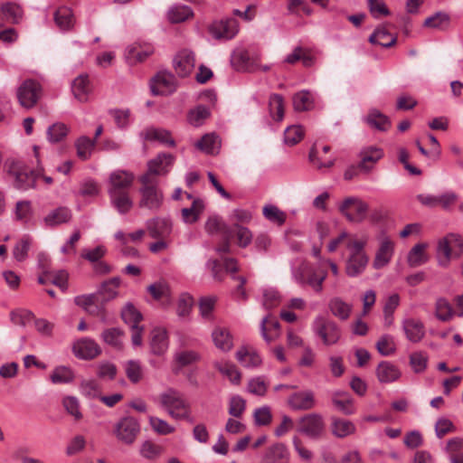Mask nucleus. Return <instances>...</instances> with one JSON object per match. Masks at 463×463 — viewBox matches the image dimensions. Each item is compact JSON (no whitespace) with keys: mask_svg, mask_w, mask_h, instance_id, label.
I'll return each instance as SVG.
<instances>
[{"mask_svg":"<svg viewBox=\"0 0 463 463\" xmlns=\"http://www.w3.org/2000/svg\"><path fill=\"white\" fill-rule=\"evenodd\" d=\"M174 160L173 155L162 153L148 162L146 173L139 177V182L141 183V187L139 188V208L148 209L151 212H156L161 208L164 202V194L158 187L156 176L166 175Z\"/></svg>","mask_w":463,"mask_h":463,"instance_id":"1","label":"nucleus"},{"mask_svg":"<svg viewBox=\"0 0 463 463\" xmlns=\"http://www.w3.org/2000/svg\"><path fill=\"white\" fill-rule=\"evenodd\" d=\"M158 399L160 406L165 410L168 415L174 420H185L190 423L194 422L189 402L177 390L169 388L160 393Z\"/></svg>","mask_w":463,"mask_h":463,"instance_id":"2","label":"nucleus"},{"mask_svg":"<svg viewBox=\"0 0 463 463\" xmlns=\"http://www.w3.org/2000/svg\"><path fill=\"white\" fill-rule=\"evenodd\" d=\"M294 281L301 288L308 287L316 293H321L326 279V270L319 269L307 261H301L298 267H291Z\"/></svg>","mask_w":463,"mask_h":463,"instance_id":"3","label":"nucleus"},{"mask_svg":"<svg viewBox=\"0 0 463 463\" xmlns=\"http://www.w3.org/2000/svg\"><path fill=\"white\" fill-rule=\"evenodd\" d=\"M366 241H349L347 249L349 250V256L345 263V273L347 276L354 278L365 270L369 257L364 251Z\"/></svg>","mask_w":463,"mask_h":463,"instance_id":"4","label":"nucleus"},{"mask_svg":"<svg viewBox=\"0 0 463 463\" xmlns=\"http://www.w3.org/2000/svg\"><path fill=\"white\" fill-rule=\"evenodd\" d=\"M7 173L13 185L16 189L23 191L33 188L36 179L40 175L39 171L33 170L24 162L20 160L10 162Z\"/></svg>","mask_w":463,"mask_h":463,"instance_id":"5","label":"nucleus"},{"mask_svg":"<svg viewBox=\"0 0 463 463\" xmlns=\"http://www.w3.org/2000/svg\"><path fill=\"white\" fill-rule=\"evenodd\" d=\"M463 253V239L457 234H449L439 241L437 258L440 266L446 267L452 258H459Z\"/></svg>","mask_w":463,"mask_h":463,"instance_id":"6","label":"nucleus"},{"mask_svg":"<svg viewBox=\"0 0 463 463\" xmlns=\"http://www.w3.org/2000/svg\"><path fill=\"white\" fill-rule=\"evenodd\" d=\"M314 333L319 336L326 345H335L341 337V329L333 320L317 316L312 326Z\"/></svg>","mask_w":463,"mask_h":463,"instance_id":"7","label":"nucleus"},{"mask_svg":"<svg viewBox=\"0 0 463 463\" xmlns=\"http://www.w3.org/2000/svg\"><path fill=\"white\" fill-rule=\"evenodd\" d=\"M42 94V85L34 80H25L16 90L18 102L25 109H31L35 107Z\"/></svg>","mask_w":463,"mask_h":463,"instance_id":"8","label":"nucleus"},{"mask_svg":"<svg viewBox=\"0 0 463 463\" xmlns=\"http://www.w3.org/2000/svg\"><path fill=\"white\" fill-rule=\"evenodd\" d=\"M369 205L358 197L345 198L339 205V212L351 222L360 223L366 218Z\"/></svg>","mask_w":463,"mask_h":463,"instance_id":"9","label":"nucleus"},{"mask_svg":"<svg viewBox=\"0 0 463 463\" xmlns=\"http://www.w3.org/2000/svg\"><path fill=\"white\" fill-rule=\"evenodd\" d=\"M297 430L311 439H318L326 430L324 419L318 413L307 414L298 420Z\"/></svg>","mask_w":463,"mask_h":463,"instance_id":"10","label":"nucleus"},{"mask_svg":"<svg viewBox=\"0 0 463 463\" xmlns=\"http://www.w3.org/2000/svg\"><path fill=\"white\" fill-rule=\"evenodd\" d=\"M140 432L138 420L132 416L121 418L114 427L116 438L126 445H131Z\"/></svg>","mask_w":463,"mask_h":463,"instance_id":"11","label":"nucleus"},{"mask_svg":"<svg viewBox=\"0 0 463 463\" xmlns=\"http://www.w3.org/2000/svg\"><path fill=\"white\" fill-rule=\"evenodd\" d=\"M239 32V24L234 18L214 21L209 26L210 34L216 40H231Z\"/></svg>","mask_w":463,"mask_h":463,"instance_id":"12","label":"nucleus"},{"mask_svg":"<svg viewBox=\"0 0 463 463\" xmlns=\"http://www.w3.org/2000/svg\"><path fill=\"white\" fill-rule=\"evenodd\" d=\"M135 180L133 173L118 169L109 175L108 193L128 192Z\"/></svg>","mask_w":463,"mask_h":463,"instance_id":"13","label":"nucleus"},{"mask_svg":"<svg viewBox=\"0 0 463 463\" xmlns=\"http://www.w3.org/2000/svg\"><path fill=\"white\" fill-rule=\"evenodd\" d=\"M395 244L393 241L383 235L379 238V247L375 252L373 266L376 269H380L387 266L392 260L394 254Z\"/></svg>","mask_w":463,"mask_h":463,"instance_id":"14","label":"nucleus"},{"mask_svg":"<svg viewBox=\"0 0 463 463\" xmlns=\"http://www.w3.org/2000/svg\"><path fill=\"white\" fill-rule=\"evenodd\" d=\"M150 89L153 95H168L176 89L175 78L173 74L162 71L152 80Z\"/></svg>","mask_w":463,"mask_h":463,"instance_id":"15","label":"nucleus"},{"mask_svg":"<svg viewBox=\"0 0 463 463\" xmlns=\"http://www.w3.org/2000/svg\"><path fill=\"white\" fill-rule=\"evenodd\" d=\"M402 328L406 339L411 343H419L425 336V326L420 319L408 317L402 320Z\"/></svg>","mask_w":463,"mask_h":463,"instance_id":"16","label":"nucleus"},{"mask_svg":"<svg viewBox=\"0 0 463 463\" xmlns=\"http://www.w3.org/2000/svg\"><path fill=\"white\" fill-rule=\"evenodd\" d=\"M288 406L294 411H308L315 407V394L310 390L292 393L288 399Z\"/></svg>","mask_w":463,"mask_h":463,"instance_id":"17","label":"nucleus"},{"mask_svg":"<svg viewBox=\"0 0 463 463\" xmlns=\"http://www.w3.org/2000/svg\"><path fill=\"white\" fill-rule=\"evenodd\" d=\"M146 230L153 239H165L172 232V222L169 219L156 217L146 221Z\"/></svg>","mask_w":463,"mask_h":463,"instance_id":"18","label":"nucleus"},{"mask_svg":"<svg viewBox=\"0 0 463 463\" xmlns=\"http://www.w3.org/2000/svg\"><path fill=\"white\" fill-rule=\"evenodd\" d=\"M194 64V54L188 50L179 52L174 59L175 71L182 78L188 76L193 71Z\"/></svg>","mask_w":463,"mask_h":463,"instance_id":"19","label":"nucleus"},{"mask_svg":"<svg viewBox=\"0 0 463 463\" xmlns=\"http://www.w3.org/2000/svg\"><path fill=\"white\" fill-rule=\"evenodd\" d=\"M290 454L283 443L269 446L263 454L260 463H288Z\"/></svg>","mask_w":463,"mask_h":463,"instance_id":"20","label":"nucleus"},{"mask_svg":"<svg viewBox=\"0 0 463 463\" xmlns=\"http://www.w3.org/2000/svg\"><path fill=\"white\" fill-rule=\"evenodd\" d=\"M74 354L81 359H93L100 354V347L90 338L78 340L73 345Z\"/></svg>","mask_w":463,"mask_h":463,"instance_id":"21","label":"nucleus"},{"mask_svg":"<svg viewBox=\"0 0 463 463\" xmlns=\"http://www.w3.org/2000/svg\"><path fill=\"white\" fill-rule=\"evenodd\" d=\"M383 156V151L382 148L373 146L364 147L360 152L361 161L358 165V168L364 173H368Z\"/></svg>","mask_w":463,"mask_h":463,"instance_id":"22","label":"nucleus"},{"mask_svg":"<svg viewBox=\"0 0 463 463\" xmlns=\"http://www.w3.org/2000/svg\"><path fill=\"white\" fill-rule=\"evenodd\" d=\"M151 353L155 355H163L169 346L167 331L165 328L157 327L152 330L150 339Z\"/></svg>","mask_w":463,"mask_h":463,"instance_id":"23","label":"nucleus"},{"mask_svg":"<svg viewBox=\"0 0 463 463\" xmlns=\"http://www.w3.org/2000/svg\"><path fill=\"white\" fill-rule=\"evenodd\" d=\"M140 137L147 141H158L167 146H175V142L171 137V132L164 128L154 127L146 128L141 131Z\"/></svg>","mask_w":463,"mask_h":463,"instance_id":"24","label":"nucleus"},{"mask_svg":"<svg viewBox=\"0 0 463 463\" xmlns=\"http://www.w3.org/2000/svg\"><path fill=\"white\" fill-rule=\"evenodd\" d=\"M72 213L71 209L65 206H60L52 210L44 218L43 223L47 227H55L67 223L71 220Z\"/></svg>","mask_w":463,"mask_h":463,"instance_id":"25","label":"nucleus"},{"mask_svg":"<svg viewBox=\"0 0 463 463\" xmlns=\"http://www.w3.org/2000/svg\"><path fill=\"white\" fill-rule=\"evenodd\" d=\"M376 375L380 383H389L397 381L401 377L402 373L395 364L383 361L378 364Z\"/></svg>","mask_w":463,"mask_h":463,"instance_id":"26","label":"nucleus"},{"mask_svg":"<svg viewBox=\"0 0 463 463\" xmlns=\"http://www.w3.org/2000/svg\"><path fill=\"white\" fill-rule=\"evenodd\" d=\"M235 357L242 366L249 369L257 368L262 363L260 354L246 346L240 347L235 354Z\"/></svg>","mask_w":463,"mask_h":463,"instance_id":"27","label":"nucleus"},{"mask_svg":"<svg viewBox=\"0 0 463 463\" xmlns=\"http://www.w3.org/2000/svg\"><path fill=\"white\" fill-rule=\"evenodd\" d=\"M212 338L214 345L223 352H229L233 346L232 335L225 327L216 326L213 330Z\"/></svg>","mask_w":463,"mask_h":463,"instance_id":"28","label":"nucleus"},{"mask_svg":"<svg viewBox=\"0 0 463 463\" xmlns=\"http://www.w3.org/2000/svg\"><path fill=\"white\" fill-rule=\"evenodd\" d=\"M231 62L237 71H255L258 68V65L250 60L249 52L245 50L235 51L232 55Z\"/></svg>","mask_w":463,"mask_h":463,"instance_id":"29","label":"nucleus"},{"mask_svg":"<svg viewBox=\"0 0 463 463\" xmlns=\"http://www.w3.org/2000/svg\"><path fill=\"white\" fill-rule=\"evenodd\" d=\"M152 53L153 48L151 46L132 44L126 49L125 57L128 63L135 64L145 61Z\"/></svg>","mask_w":463,"mask_h":463,"instance_id":"30","label":"nucleus"},{"mask_svg":"<svg viewBox=\"0 0 463 463\" xmlns=\"http://www.w3.org/2000/svg\"><path fill=\"white\" fill-rule=\"evenodd\" d=\"M71 90L74 97L80 102L88 100V96L90 93L91 88L90 85L89 76L81 74L78 76L71 84Z\"/></svg>","mask_w":463,"mask_h":463,"instance_id":"31","label":"nucleus"},{"mask_svg":"<svg viewBox=\"0 0 463 463\" xmlns=\"http://www.w3.org/2000/svg\"><path fill=\"white\" fill-rule=\"evenodd\" d=\"M426 248V243H418L410 250L407 255V262L411 268H417L428 262L429 256Z\"/></svg>","mask_w":463,"mask_h":463,"instance_id":"32","label":"nucleus"},{"mask_svg":"<svg viewBox=\"0 0 463 463\" xmlns=\"http://www.w3.org/2000/svg\"><path fill=\"white\" fill-rule=\"evenodd\" d=\"M333 404L344 414L354 413V400L346 392H335L332 396Z\"/></svg>","mask_w":463,"mask_h":463,"instance_id":"33","label":"nucleus"},{"mask_svg":"<svg viewBox=\"0 0 463 463\" xmlns=\"http://www.w3.org/2000/svg\"><path fill=\"white\" fill-rule=\"evenodd\" d=\"M331 430L334 436L339 439H344L353 435L356 431V427L348 420L333 418Z\"/></svg>","mask_w":463,"mask_h":463,"instance_id":"34","label":"nucleus"},{"mask_svg":"<svg viewBox=\"0 0 463 463\" xmlns=\"http://www.w3.org/2000/svg\"><path fill=\"white\" fill-rule=\"evenodd\" d=\"M328 307L331 313L340 320H347L352 312V305L344 301L339 297H335L330 299Z\"/></svg>","mask_w":463,"mask_h":463,"instance_id":"35","label":"nucleus"},{"mask_svg":"<svg viewBox=\"0 0 463 463\" xmlns=\"http://www.w3.org/2000/svg\"><path fill=\"white\" fill-rule=\"evenodd\" d=\"M110 203L120 214H126L133 207V201L128 192L109 194Z\"/></svg>","mask_w":463,"mask_h":463,"instance_id":"36","label":"nucleus"},{"mask_svg":"<svg viewBox=\"0 0 463 463\" xmlns=\"http://www.w3.org/2000/svg\"><path fill=\"white\" fill-rule=\"evenodd\" d=\"M214 367L224 376H226L232 384L241 383V373L236 365L228 361H219L214 363Z\"/></svg>","mask_w":463,"mask_h":463,"instance_id":"37","label":"nucleus"},{"mask_svg":"<svg viewBox=\"0 0 463 463\" xmlns=\"http://www.w3.org/2000/svg\"><path fill=\"white\" fill-rule=\"evenodd\" d=\"M203 209V201L199 198L194 199L190 207L182 209L181 213L183 221L185 223H194L197 222Z\"/></svg>","mask_w":463,"mask_h":463,"instance_id":"38","label":"nucleus"},{"mask_svg":"<svg viewBox=\"0 0 463 463\" xmlns=\"http://www.w3.org/2000/svg\"><path fill=\"white\" fill-rule=\"evenodd\" d=\"M369 42L373 44H379L383 47L389 48L395 44L396 38L384 27H379L370 35Z\"/></svg>","mask_w":463,"mask_h":463,"instance_id":"39","label":"nucleus"},{"mask_svg":"<svg viewBox=\"0 0 463 463\" xmlns=\"http://www.w3.org/2000/svg\"><path fill=\"white\" fill-rule=\"evenodd\" d=\"M220 146L221 142L218 136L213 133L204 135L195 144V146L199 150L211 155L217 153Z\"/></svg>","mask_w":463,"mask_h":463,"instance_id":"40","label":"nucleus"},{"mask_svg":"<svg viewBox=\"0 0 463 463\" xmlns=\"http://www.w3.org/2000/svg\"><path fill=\"white\" fill-rule=\"evenodd\" d=\"M366 123L380 131H386L391 127V121L387 116L383 115L377 109H372L368 113Z\"/></svg>","mask_w":463,"mask_h":463,"instance_id":"41","label":"nucleus"},{"mask_svg":"<svg viewBox=\"0 0 463 463\" xmlns=\"http://www.w3.org/2000/svg\"><path fill=\"white\" fill-rule=\"evenodd\" d=\"M123 337L124 332L118 327L108 328L101 333V339L116 349L123 347Z\"/></svg>","mask_w":463,"mask_h":463,"instance_id":"42","label":"nucleus"},{"mask_svg":"<svg viewBox=\"0 0 463 463\" xmlns=\"http://www.w3.org/2000/svg\"><path fill=\"white\" fill-rule=\"evenodd\" d=\"M54 21L61 30H70L74 23L71 9L64 6L58 8L54 13Z\"/></svg>","mask_w":463,"mask_h":463,"instance_id":"43","label":"nucleus"},{"mask_svg":"<svg viewBox=\"0 0 463 463\" xmlns=\"http://www.w3.org/2000/svg\"><path fill=\"white\" fill-rule=\"evenodd\" d=\"M270 117L276 121H281L284 118V99L280 94H272L269 100Z\"/></svg>","mask_w":463,"mask_h":463,"instance_id":"44","label":"nucleus"},{"mask_svg":"<svg viewBox=\"0 0 463 463\" xmlns=\"http://www.w3.org/2000/svg\"><path fill=\"white\" fill-rule=\"evenodd\" d=\"M314 99L308 90H301L293 97V107L297 111L309 110L313 108Z\"/></svg>","mask_w":463,"mask_h":463,"instance_id":"45","label":"nucleus"},{"mask_svg":"<svg viewBox=\"0 0 463 463\" xmlns=\"http://www.w3.org/2000/svg\"><path fill=\"white\" fill-rule=\"evenodd\" d=\"M205 231L209 234L222 233L223 236L230 235L231 228L228 227L218 216H210L205 222Z\"/></svg>","mask_w":463,"mask_h":463,"instance_id":"46","label":"nucleus"},{"mask_svg":"<svg viewBox=\"0 0 463 463\" xmlns=\"http://www.w3.org/2000/svg\"><path fill=\"white\" fill-rule=\"evenodd\" d=\"M192 9L187 5H174L168 11V19L171 23H182L192 17Z\"/></svg>","mask_w":463,"mask_h":463,"instance_id":"47","label":"nucleus"},{"mask_svg":"<svg viewBox=\"0 0 463 463\" xmlns=\"http://www.w3.org/2000/svg\"><path fill=\"white\" fill-rule=\"evenodd\" d=\"M32 238L29 235H24L14 247L13 256L19 261H24L28 257V251L32 245Z\"/></svg>","mask_w":463,"mask_h":463,"instance_id":"48","label":"nucleus"},{"mask_svg":"<svg viewBox=\"0 0 463 463\" xmlns=\"http://www.w3.org/2000/svg\"><path fill=\"white\" fill-rule=\"evenodd\" d=\"M232 234L236 236L238 245L241 248H246L252 241L251 232L247 227L240 225L239 223H235L232 228H231L230 237Z\"/></svg>","mask_w":463,"mask_h":463,"instance_id":"49","label":"nucleus"},{"mask_svg":"<svg viewBox=\"0 0 463 463\" xmlns=\"http://www.w3.org/2000/svg\"><path fill=\"white\" fill-rule=\"evenodd\" d=\"M50 379L54 384L70 383L74 379V373L67 366H57L50 375Z\"/></svg>","mask_w":463,"mask_h":463,"instance_id":"50","label":"nucleus"},{"mask_svg":"<svg viewBox=\"0 0 463 463\" xmlns=\"http://www.w3.org/2000/svg\"><path fill=\"white\" fill-rule=\"evenodd\" d=\"M3 16L13 24H18L22 20L23 11L14 3H5L0 6Z\"/></svg>","mask_w":463,"mask_h":463,"instance_id":"51","label":"nucleus"},{"mask_svg":"<svg viewBox=\"0 0 463 463\" xmlns=\"http://www.w3.org/2000/svg\"><path fill=\"white\" fill-rule=\"evenodd\" d=\"M435 316L436 317L443 322L449 321L453 316V310L449 301L443 298H439L436 301L435 305Z\"/></svg>","mask_w":463,"mask_h":463,"instance_id":"52","label":"nucleus"},{"mask_svg":"<svg viewBox=\"0 0 463 463\" xmlns=\"http://www.w3.org/2000/svg\"><path fill=\"white\" fill-rule=\"evenodd\" d=\"M70 128L64 123L57 122L47 129V137L51 143L61 141L69 133Z\"/></svg>","mask_w":463,"mask_h":463,"instance_id":"53","label":"nucleus"},{"mask_svg":"<svg viewBox=\"0 0 463 463\" xmlns=\"http://www.w3.org/2000/svg\"><path fill=\"white\" fill-rule=\"evenodd\" d=\"M124 368L126 375L131 383H137L143 378V368L139 361L129 360L125 364Z\"/></svg>","mask_w":463,"mask_h":463,"instance_id":"54","label":"nucleus"},{"mask_svg":"<svg viewBox=\"0 0 463 463\" xmlns=\"http://www.w3.org/2000/svg\"><path fill=\"white\" fill-rule=\"evenodd\" d=\"M123 321L131 326L138 325L143 319L142 314L134 307L132 303H127L121 310Z\"/></svg>","mask_w":463,"mask_h":463,"instance_id":"55","label":"nucleus"},{"mask_svg":"<svg viewBox=\"0 0 463 463\" xmlns=\"http://www.w3.org/2000/svg\"><path fill=\"white\" fill-rule=\"evenodd\" d=\"M77 155L80 158L86 160L90 157L92 149L95 146V140L83 136L77 139L75 143Z\"/></svg>","mask_w":463,"mask_h":463,"instance_id":"56","label":"nucleus"},{"mask_svg":"<svg viewBox=\"0 0 463 463\" xmlns=\"http://www.w3.org/2000/svg\"><path fill=\"white\" fill-rule=\"evenodd\" d=\"M263 215L268 221L278 225H282L286 221V213L272 204L263 207Z\"/></svg>","mask_w":463,"mask_h":463,"instance_id":"57","label":"nucleus"},{"mask_svg":"<svg viewBox=\"0 0 463 463\" xmlns=\"http://www.w3.org/2000/svg\"><path fill=\"white\" fill-rule=\"evenodd\" d=\"M120 285V279L118 277L112 278L105 281L100 288V294L103 295L104 299L109 300L117 297L118 288Z\"/></svg>","mask_w":463,"mask_h":463,"instance_id":"58","label":"nucleus"},{"mask_svg":"<svg viewBox=\"0 0 463 463\" xmlns=\"http://www.w3.org/2000/svg\"><path fill=\"white\" fill-rule=\"evenodd\" d=\"M376 349L383 356H390L396 350L393 337L390 335H383L376 343Z\"/></svg>","mask_w":463,"mask_h":463,"instance_id":"59","label":"nucleus"},{"mask_svg":"<svg viewBox=\"0 0 463 463\" xmlns=\"http://www.w3.org/2000/svg\"><path fill=\"white\" fill-rule=\"evenodd\" d=\"M246 410V401L240 395H232L229 401L228 412L234 418H241Z\"/></svg>","mask_w":463,"mask_h":463,"instance_id":"60","label":"nucleus"},{"mask_svg":"<svg viewBox=\"0 0 463 463\" xmlns=\"http://www.w3.org/2000/svg\"><path fill=\"white\" fill-rule=\"evenodd\" d=\"M148 420L152 430L159 435H168L175 430L174 426L158 417L150 416Z\"/></svg>","mask_w":463,"mask_h":463,"instance_id":"61","label":"nucleus"},{"mask_svg":"<svg viewBox=\"0 0 463 463\" xmlns=\"http://www.w3.org/2000/svg\"><path fill=\"white\" fill-rule=\"evenodd\" d=\"M210 112L204 106H198L192 109L188 114V121L194 127L203 125L204 120L209 117Z\"/></svg>","mask_w":463,"mask_h":463,"instance_id":"62","label":"nucleus"},{"mask_svg":"<svg viewBox=\"0 0 463 463\" xmlns=\"http://www.w3.org/2000/svg\"><path fill=\"white\" fill-rule=\"evenodd\" d=\"M216 303V298L212 296L202 297L199 300L201 316L207 320L212 318V314Z\"/></svg>","mask_w":463,"mask_h":463,"instance_id":"63","label":"nucleus"},{"mask_svg":"<svg viewBox=\"0 0 463 463\" xmlns=\"http://www.w3.org/2000/svg\"><path fill=\"white\" fill-rule=\"evenodd\" d=\"M304 136V130L300 126H291L284 132V141L287 145L294 146L298 143Z\"/></svg>","mask_w":463,"mask_h":463,"instance_id":"64","label":"nucleus"}]
</instances>
